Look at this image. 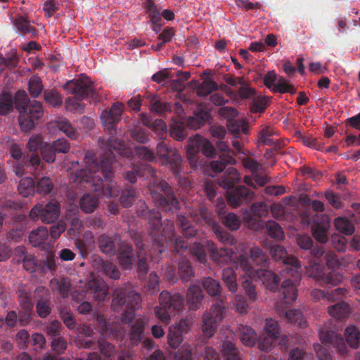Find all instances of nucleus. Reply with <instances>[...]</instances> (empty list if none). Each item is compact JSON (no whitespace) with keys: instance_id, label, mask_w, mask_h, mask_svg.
<instances>
[{"instance_id":"obj_54","label":"nucleus","mask_w":360,"mask_h":360,"mask_svg":"<svg viewBox=\"0 0 360 360\" xmlns=\"http://www.w3.org/2000/svg\"><path fill=\"white\" fill-rule=\"evenodd\" d=\"M196 354L202 360H219L218 352L211 347L203 345L196 349Z\"/></svg>"},{"instance_id":"obj_8","label":"nucleus","mask_w":360,"mask_h":360,"mask_svg":"<svg viewBox=\"0 0 360 360\" xmlns=\"http://www.w3.org/2000/svg\"><path fill=\"white\" fill-rule=\"evenodd\" d=\"M240 180L239 173L233 167H229L219 180L221 187L229 189L226 193V200L233 207H238L243 203L250 202L254 195V193L245 186L234 188L235 184Z\"/></svg>"},{"instance_id":"obj_32","label":"nucleus","mask_w":360,"mask_h":360,"mask_svg":"<svg viewBox=\"0 0 360 360\" xmlns=\"http://www.w3.org/2000/svg\"><path fill=\"white\" fill-rule=\"evenodd\" d=\"M15 254L18 255V263H22L23 268L28 271L33 272L36 269L34 257L26 252L25 248L22 246L15 249Z\"/></svg>"},{"instance_id":"obj_30","label":"nucleus","mask_w":360,"mask_h":360,"mask_svg":"<svg viewBox=\"0 0 360 360\" xmlns=\"http://www.w3.org/2000/svg\"><path fill=\"white\" fill-rule=\"evenodd\" d=\"M210 114L204 110L197 109L192 117H190L188 120V127L197 129L203 126L210 119Z\"/></svg>"},{"instance_id":"obj_56","label":"nucleus","mask_w":360,"mask_h":360,"mask_svg":"<svg viewBox=\"0 0 360 360\" xmlns=\"http://www.w3.org/2000/svg\"><path fill=\"white\" fill-rule=\"evenodd\" d=\"M53 184L49 177L44 176L35 184V190L37 193L46 195L52 191Z\"/></svg>"},{"instance_id":"obj_9","label":"nucleus","mask_w":360,"mask_h":360,"mask_svg":"<svg viewBox=\"0 0 360 360\" xmlns=\"http://www.w3.org/2000/svg\"><path fill=\"white\" fill-rule=\"evenodd\" d=\"M15 108L19 112V123L22 131L32 130L44 114L43 106L38 101H30L25 91H19L15 100Z\"/></svg>"},{"instance_id":"obj_6","label":"nucleus","mask_w":360,"mask_h":360,"mask_svg":"<svg viewBox=\"0 0 360 360\" xmlns=\"http://www.w3.org/2000/svg\"><path fill=\"white\" fill-rule=\"evenodd\" d=\"M64 89L74 96L65 99V108L74 113H83L85 105L82 103L84 99H91L95 102L100 101L98 94L94 87L90 79L83 75L78 79L68 81L63 86Z\"/></svg>"},{"instance_id":"obj_28","label":"nucleus","mask_w":360,"mask_h":360,"mask_svg":"<svg viewBox=\"0 0 360 360\" xmlns=\"http://www.w3.org/2000/svg\"><path fill=\"white\" fill-rule=\"evenodd\" d=\"M235 252L231 248L222 247L220 248H212L210 252L211 259L219 265L229 264L232 261Z\"/></svg>"},{"instance_id":"obj_43","label":"nucleus","mask_w":360,"mask_h":360,"mask_svg":"<svg viewBox=\"0 0 360 360\" xmlns=\"http://www.w3.org/2000/svg\"><path fill=\"white\" fill-rule=\"evenodd\" d=\"M236 163V160L228 154H223L219 156V160H212L210 163V168L215 172H222L226 166L233 165Z\"/></svg>"},{"instance_id":"obj_42","label":"nucleus","mask_w":360,"mask_h":360,"mask_svg":"<svg viewBox=\"0 0 360 360\" xmlns=\"http://www.w3.org/2000/svg\"><path fill=\"white\" fill-rule=\"evenodd\" d=\"M43 97L46 103L53 108L60 107L63 103V97L56 89L44 90Z\"/></svg>"},{"instance_id":"obj_45","label":"nucleus","mask_w":360,"mask_h":360,"mask_svg":"<svg viewBox=\"0 0 360 360\" xmlns=\"http://www.w3.org/2000/svg\"><path fill=\"white\" fill-rule=\"evenodd\" d=\"M18 191L22 197H27L35 192V182L31 177L22 179L18 186Z\"/></svg>"},{"instance_id":"obj_33","label":"nucleus","mask_w":360,"mask_h":360,"mask_svg":"<svg viewBox=\"0 0 360 360\" xmlns=\"http://www.w3.org/2000/svg\"><path fill=\"white\" fill-rule=\"evenodd\" d=\"M250 256L252 262L257 266H259L261 269H264L269 266V257L266 252L260 248H252L250 251Z\"/></svg>"},{"instance_id":"obj_4","label":"nucleus","mask_w":360,"mask_h":360,"mask_svg":"<svg viewBox=\"0 0 360 360\" xmlns=\"http://www.w3.org/2000/svg\"><path fill=\"white\" fill-rule=\"evenodd\" d=\"M201 283L207 293L215 298L214 303L202 317V334L209 338L214 334L218 323L224 319V314L227 308V297L223 293L222 287L217 280L205 277L202 279Z\"/></svg>"},{"instance_id":"obj_22","label":"nucleus","mask_w":360,"mask_h":360,"mask_svg":"<svg viewBox=\"0 0 360 360\" xmlns=\"http://www.w3.org/2000/svg\"><path fill=\"white\" fill-rule=\"evenodd\" d=\"M265 335L260 336L258 348L262 351L269 352L271 348L274 341L278 338L279 325L272 319H267L264 327Z\"/></svg>"},{"instance_id":"obj_3","label":"nucleus","mask_w":360,"mask_h":360,"mask_svg":"<svg viewBox=\"0 0 360 360\" xmlns=\"http://www.w3.org/2000/svg\"><path fill=\"white\" fill-rule=\"evenodd\" d=\"M271 254L276 261L283 264L281 275L282 277L289 276L285 278L279 289L281 299L285 304H291L297 297L296 285L301 279L302 269L300 262L292 255H288L285 248L280 245H273Z\"/></svg>"},{"instance_id":"obj_63","label":"nucleus","mask_w":360,"mask_h":360,"mask_svg":"<svg viewBox=\"0 0 360 360\" xmlns=\"http://www.w3.org/2000/svg\"><path fill=\"white\" fill-rule=\"evenodd\" d=\"M212 226L217 238L222 243H224L225 245L233 244L234 239L228 232H226V231L223 230L221 227L217 226L216 222L214 225Z\"/></svg>"},{"instance_id":"obj_48","label":"nucleus","mask_w":360,"mask_h":360,"mask_svg":"<svg viewBox=\"0 0 360 360\" xmlns=\"http://www.w3.org/2000/svg\"><path fill=\"white\" fill-rule=\"evenodd\" d=\"M345 340L352 348H357L360 342V332L355 326H348L345 332Z\"/></svg>"},{"instance_id":"obj_55","label":"nucleus","mask_w":360,"mask_h":360,"mask_svg":"<svg viewBox=\"0 0 360 360\" xmlns=\"http://www.w3.org/2000/svg\"><path fill=\"white\" fill-rule=\"evenodd\" d=\"M342 279V275L335 270H330L328 273H325L320 276L321 281L324 283L332 286L338 285L341 282Z\"/></svg>"},{"instance_id":"obj_53","label":"nucleus","mask_w":360,"mask_h":360,"mask_svg":"<svg viewBox=\"0 0 360 360\" xmlns=\"http://www.w3.org/2000/svg\"><path fill=\"white\" fill-rule=\"evenodd\" d=\"M219 86L216 82L212 79H207L199 84L197 87L196 92L200 96H205L217 90Z\"/></svg>"},{"instance_id":"obj_10","label":"nucleus","mask_w":360,"mask_h":360,"mask_svg":"<svg viewBox=\"0 0 360 360\" xmlns=\"http://www.w3.org/2000/svg\"><path fill=\"white\" fill-rule=\"evenodd\" d=\"M141 302L140 294L129 288H118L113 292L112 307L115 311L122 310V321L131 323L135 316L134 311Z\"/></svg>"},{"instance_id":"obj_41","label":"nucleus","mask_w":360,"mask_h":360,"mask_svg":"<svg viewBox=\"0 0 360 360\" xmlns=\"http://www.w3.org/2000/svg\"><path fill=\"white\" fill-rule=\"evenodd\" d=\"M177 225L181 229L183 234L186 238H193L195 237L197 234V230L195 227L191 224V221L188 219L182 214H179L177 216Z\"/></svg>"},{"instance_id":"obj_52","label":"nucleus","mask_w":360,"mask_h":360,"mask_svg":"<svg viewBox=\"0 0 360 360\" xmlns=\"http://www.w3.org/2000/svg\"><path fill=\"white\" fill-rule=\"evenodd\" d=\"M150 109L162 115L166 112L171 111L172 105L169 103L161 102L157 96H153L150 100Z\"/></svg>"},{"instance_id":"obj_29","label":"nucleus","mask_w":360,"mask_h":360,"mask_svg":"<svg viewBox=\"0 0 360 360\" xmlns=\"http://www.w3.org/2000/svg\"><path fill=\"white\" fill-rule=\"evenodd\" d=\"M29 241L34 247L43 246L44 248V245H49L51 240L48 229L44 226H40L33 230L30 233Z\"/></svg>"},{"instance_id":"obj_15","label":"nucleus","mask_w":360,"mask_h":360,"mask_svg":"<svg viewBox=\"0 0 360 360\" xmlns=\"http://www.w3.org/2000/svg\"><path fill=\"white\" fill-rule=\"evenodd\" d=\"M156 160L168 166L174 172V174L180 177L181 171V158L176 149L169 144L166 139L160 141L156 146Z\"/></svg>"},{"instance_id":"obj_58","label":"nucleus","mask_w":360,"mask_h":360,"mask_svg":"<svg viewBox=\"0 0 360 360\" xmlns=\"http://www.w3.org/2000/svg\"><path fill=\"white\" fill-rule=\"evenodd\" d=\"M265 226L269 235L272 238L281 240L283 238V231L280 225L275 221H268Z\"/></svg>"},{"instance_id":"obj_7","label":"nucleus","mask_w":360,"mask_h":360,"mask_svg":"<svg viewBox=\"0 0 360 360\" xmlns=\"http://www.w3.org/2000/svg\"><path fill=\"white\" fill-rule=\"evenodd\" d=\"M145 170L149 176L153 178V181L150 183V193L155 200L157 206L162 209L163 212H174L180 208V204L175 196L174 191L168 183L164 180L157 179V171L150 165H146Z\"/></svg>"},{"instance_id":"obj_59","label":"nucleus","mask_w":360,"mask_h":360,"mask_svg":"<svg viewBox=\"0 0 360 360\" xmlns=\"http://www.w3.org/2000/svg\"><path fill=\"white\" fill-rule=\"evenodd\" d=\"M51 347L55 353L62 354L68 348V342L63 336H57L51 339Z\"/></svg>"},{"instance_id":"obj_39","label":"nucleus","mask_w":360,"mask_h":360,"mask_svg":"<svg viewBox=\"0 0 360 360\" xmlns=\"http://www.w3.org/2000/svg\"><path fill=\"white\" fill-rule=\"evenodd\" d=\"M275 134L276 131L273 128L266 127L259 131L258 143L262 145H268L276 147L278 140L273 138Z\"/></svg>"},{"instance_id":"obj_26","label":"nucleus","mask_w":360,"mask_h":360,"mask_svg":"<svg viewBox=\"0 0 360 360\" xmlns=\"http://www.w3.org/2000/svg\"><path fill=\"white\" fill-rule=\"evenodd\" d=\"M204 297V292L200 285H191L186 293V302L190 309L195 311L200 309Z\"/></svg>"},{"instance_id":"obj_61","label":"nucleus","mask_w":360,"mask_h":360,"mask_svg":"<svg viewBox=\"0 0 360 360\" xmlns=\"http://www.w3.org/2000/svg\"><path fill=\"white\" fill-rule=\"evenodd\" d=\"M135 153L138 158L146 162L156 161L155 153L146 146H137L135 148Z\"/></svg>"},{"instance_id":"obj_31","label":"nucleus","mask_w":360,"mask_h":360,"mask_svg":"<svg viewBox=\"0 0 360 360\" xmlns=\"http://www.w3.org/2000/svg\"><path fill=\"white\" fill-rule=\"evenodd\" d=\"M239 336L241 342L248 347H252L257 342L259 338L257 337L256 332L250 326L241 325L238 328Z\"/></svg>"},{"instance_id":"obj_14","label":"nucleus","mask_w":360,"mask_h":360,"mask_svg":"<svg viewBox=\"0 0 360 360\" xmlns=\"http://www.w3.org/2000/svg\"><path fill=\"white\" fill-rule=\"evenodd\" d=\"M237 266L241 268L248 276L259 278L269 290L276 292L278 290L280 283L278 276L265 268L255 269L250 263L249 259L245 255H240L238 257Z\"/></svg>"},{"instance_id":"obj_27","label":"nucleus","mask_w":360,"mask_h":360,"mask_svg":"<svg viewBox=\"0 0 360 360\" xmlns=\"http://www.w3.org/2000/svg\"><path fill=\"white\" fill-rule=\"evenodd\" d=\"M191 218L195 222L202 225L214 226L215 221L213 214L205 206L199 205L190 212Z\"/></svg>"},{"instance_id":"obj_18","label":"nucleus","mask_w":360,"mask_h":360,"mask_svg":"<svg viewBox=\"0 0 360 360\" xmlns=\"http://www.w3.org/2000/svg\"><path fill=\"white\" fill-rule=\"evenodd\" d=\"M131 237L136 248L138 249V274L139 276L144 277L148 272V257H150L152 259H158L164 251L161 253H158V252L152 246L149 255H148V251L145 249V245L143 243L141 236L139 233H134Z\"/></svg>"},{"instance_id":"obj_57","label":"nucleus","mask_w":360,"mask_h":360,"mask_svg":"<svg viewBox=\"0 0 360 360\" xmlns=\"http://www.w3.org/2000/svg\"><path fill=\"white\" fill-rule=\"evenodd\" d=\"M274 92H279L281 94L290 93L291 94H295L296 91L294 86L290 84L286 79L283 77H279L276 85L272 88Z\"/></svg>"},{"instance_id":"obj_20","label":"nucleus","mask_w":360,"mask_h":360,"mask_svg":"<svg viewBox=\"0 0 360 360\" xmlns=\"http://www.w3.org/2000/svg\"><path fill=\"white\" fill-rule=\"evenodd\" d=\"M108 286L102 279L91 278L84 284L83 291L86 296L98 302L105 299L108 294Z\"/></svg>"},{"instance_id":"obj_21","label":"nucleus","mask_w":360,"mask_h":360,"mask_svg":"<svg viewBox=\"0 0 360 360\" xmlns=\"http://www.w3.org/2000/svg\"><path fill=\"white\" fill-rule=\"evenodd\" d=\"M192 323L187 319H182L178 323L172 325L169 328L167 342L172 349H176L183 341L184 335L188 333Z\"/></svg>"},{"instance_id":"obj_16","label":"nucleus","mask_w":360,"mask_h":360,"mask_svg":"<svg viewBox=\"0 0 360 360\" xmlns=\"http://www.w3.org/2000/svg\"><path fill=\"white\" fill-rule=\"evenodd\" d=\"M60 213V206L58 201L52 200L46 205L37 204L30 210L29 217L33 221L51 224L56 221Z\"/></svg>"},{"instance_id":"obj_24","label":"nucleus","mask_w":360,"mask_h":360,"mask_svg":"<svg viewBox=\"0 0 360 360\" xmlns=\"http://www.w3.org/2000/svg\"><path fill=\"white\" fill-rule=\"evenodd\" d=\"M121 240L120 235L117 233L112 236L103 233L98 236L97 243L100 250L103 254L112 256L116 254L117 246Z\"/></svg>"},{"instance_id":"obj_34","label":"nucleus","mask_w":360,"mask_h":360,"mask_svg":"<svg viewBox=\"0 0 360 360\" xmlns=\"http://www.w3.org/2000/svg\"><path fill=\"white\" fill-rule=\"evenodd\" d=\"M178 274L180 278L184 282H188L191 278L194 277L195 271L191 262L182 258L178 265Z\"/></svg>"},{"instance_id":"obj_46","label":"nucleus","mask_w":360,"mask_h":360,"mask_svg":"<svg viewBox=\"0 0 360 360\" xmlns=\"http://www.w3.org/2000/svg\"><path fill=\"white\" fill-rule=\"evenodd\" d=\"M44 85L41 79L37 75L32 76L28 81V91L33 98H38L42 93Z\"/></svg>"},{"instance_id":"obj_44","label":"nucleus","mask_w":360,"mask_h":360,"mask_svg":"<svg viewBox=\"0 0 360 360\" xmlns=\"http://www.w3.org/2000/svg\"><path fill=\"white\" fill-rule=\"evenodd\" d=\"M220 219L224 226L230 230H237L240 226V221L238 217L231 212L226 214L222 210L219 212Z\"/></svg>"},{"instance_id":"obj_37","label":"nucleus","mask_w":360,"mask_h":360,"mask_svg":"<svg viewBox=\"0 0 360 360\" xmlns=\"http://www.w3.org/2000/svg\"><path fill=\"white\" fill-rule=\"evenodd\" d=\"M222 280L230 292L233 293L237 292V276L233 268L227 267L223 269Z\"/></svg>"},{"instance_id":"obj_23","label":"nucleus","mask_w":360,"mask_h":360,"mask_svg":"<svg viewBox=\"0 0 360 360\" xmlns=\"http://www.w3.org/2000/svg\"><path fill=\"white\" fill-rule=\"evenodd\" d=\"M91 265L94 269L110 278L117 280L120 277L117 266L111 262L104 260L98 255L93 257Z\"/></svg>"},{"instance_id":"obj_49","label":"nucleus","mask_w":360,"mask_h":360,"mask_svg":"<svg viewBox=\"0 0 360 360\" xmlns=\"http://www.w3.org/2000/svg\"><path fill=\"white\" fill-rule=\"evenodd\" d=\"M285 316L288 321L297 324L300 328H305L307 326V321L302 312L298 309L286 310L285 311Z\"/></svg>"},{"instance_id":"obj_47","label":"nucleus","mask_w":360,"mask_h":360,"mask_svg":"<svg viewBox=\"0 0 360 360\" xmlns=\"http://www.w3.org/2000/svg\"><path fill=\"white\" fill-rule=\"evenodd\" d=\"M137 197L136 191L131 186H128L122 191L120 197V204L124 207H131Z\"/></svg>"},{"instance_id":"obj_19","label":"nucleus","mask_w":360,"mask_h":360,"mask_svg":"<svg viewBox=\"0 0 360 360\" xmlns=\"http://www.w3.org/2000/svg\"><path fill=\"white\" fill-rule=\"evenodd\" d=\"M148 324L145 318H139L132 324L129 333V338L133 345H138L143 340V348L150 351L155 347V341L150 338L143 337V330Z\"/></svg>"},{"instance_id":"obj_25","label":"nucleus","mask_w":360,"mask_h":360,"mask_svg":"<svg viewBox=\"0 0 360 360\" xmlns=\"http://www.w3.org/2000/svg\"><path fill=\"white\" fill-rule=\"evenodd\" d=\"M116 252H117V259L119 263L122 268L124 269H131L134 259L132 247L127 242L121 240L118 243Z\"/></svg>"},{"instance_id":"obj_50","label":"nucleus","mask_w":360,"mask_h":360,"mask_svg":"<svg viewBox=\"0 0 360 360\" xmlns=\"http://www.w3.org/2000/svg\"><path fill=\"white\" fill-rule=\"evenodd\" d=\"M335 229L342 233L351 236L354 232V227L349 220L344 217H338L334 221Z\"/></svg>"},{"instance_id":"obj_62","label":"nucleus","mask_w":360,"mask_h":360,"mask_svg":"<svg viewBox=\"0 0 360 360\" xmlns=\"http://www.w3.org/2000/svg\"><path fill=\"white\" fill-rule=\"evenodd\" d=\"M245 276L248 278L242 283V287L245 290V295L252 302H254L257 297L255 285H253L252 281H251L252 278L248 276L245 274Z\"/></svg>"},{"instance_id":"obj_1","label":"nucleus","mask_w":360,"mask_h":360,"mask_svg":"<svg viewBox=\"0 0 360 360\" xmlns=\"http://www.w3.org/2000/svg\"><path fill=\"white\" fill-rule=\"evenodd\" d=\"M86 169H81L72 172L70 183L76 187L88 190L94 194L87 193L79 201L83 212H93L98 205L101 197L112 198L118 195L119 190L112 181L113 177L112 160L101 159L98 162L93 153L88 152L84 158Z\"/></svg>"},{"instance_id":"obj_13","label":"nucleus","mask_w":360,"mask_h":360,"mask_svg":"<svg viewBox=\"0 0 360 360\" xmlns=\"http://www.w3.org/2000/svg\"><path fill=\"white\" fill-rule=\"evenodd\" d=\"M160 305L154 311L158 318L162 322L167 323L172 316L179 313L184 307V299L179 293L172 294L162 291L159 297Z\"/></svg>"},{"instance_id":"obj_51","label":"nucleus","mask_w":360,"mask_h":360,"mask_svg":"<svg viewBox=\"0 0 360 360\" xmlns=\"http://www.w3.org/2000/svg\"><path fill=\"white\" fill-rule=\"evenodd\" d=\"M144 8L152 24H155V22L161 21V12L158 10L153 0H146L144 3Z\"/></svg>"},{"instance_id":"obj_38","label":"nucleus","mask_w":360,"mask_h":360,"mask_svg":"<svg viewBox=\"0 0 360 360\" xmlns=\"http://www.w3.org/2000/svg\"><path fill=\"white\" fill-rule=\"evenodd\" d=\"M329 314L336 319H342L346 318L349 312V306L345 302H340L328 307Z\"/></svg>"},{"instance_id":"obj_64","label":"nucleus","mask_w":360,"mask_h":360,"mask_svg":"<svg viewBox=\"0 0 360 360\" xmlns=\"http://www.w3.org/2000/svg\"><path fill=\"white\" fill-rule=\"evenodd\" d=\"M57 127L71 139H77V133L68 120L64 119L58 121L57 123Z\"/></svg>"},{"instance_id":"obj_40","label":"nucleus","mask_w":360,"mask_h":360,"mask_svg":"<svg viewBox=\"0 0 360 360\" xmlns=\"http://www.w3.org/2000/svg\"><path fill=\"white\" fill-rule=\"evenodd\" d=\"M13 24L18 32L21 34H32V37H36L37 30L30 25L27 18L18 16L15 19Z\"/></svg>"},{"instance_id":"obj_17","label":"nucleus","mask_w":360,"mask_h":360,"mask_svg":"<svg viewBox=\"0 0 360 360\" xmlns=\"http://www.w3.org/2000/svg\"><path fill=\"white\" fill-rule=\"evenodd\" d=\"M202 152L207 157H213L215 154V148L206 139L200 135H195L190 138L187 145L188 158L191 164L198 163V155Z\"/></svg>"},{"instance_id":"obj_5","label":"nucleus","mask_w":360,"mask_h":360,"mask_svg":"<svg viewBox=\"0 0 360 360\" xmlns=\"http://www.w3.org/2000/svg\"><path fill=\"white\" fill-rule=\"evenodd\" d=\"M224 82L232 87H239L236 91L228 88L226 91L227 95L233 100H251L250 110L253 113L264 112L267 108L268 98L262 95H257V91L253 88L250 82L243 77H235L226 74L224 76Z\"/></svg>"},{"instance_id":"obj_12","label":"nucleus","mask_w":360,"mask_h":360,"mask_svg":"<svg viewBox=\"0 0 360 360\" xmlns=\"http://www.w3.org/2000/svg\"><path fill=\"white\" fill-rule=\"evenodd\" d=\"M319 335L323 345H314V349L319 360H332V356L327 348L330 346L335 348L340 354L347 353V346L340 334L323 328L321 329Z\"/></svg>"},{"instance_id":"obj_60","label":"nucleus","mask_w":360,"mask_h":360,"mask_svg":"<svg viewBox=\"0 0 360 360\" xmlns=\"http://www.w3.org/2000/svg\"><path fill=\"white\" fill-rule=\"evenodd\" d=\"M18 293L21 307H33L30 292L25 285L18 287Z\"/></svg>"},{"instance_id":"obj_2","label":"nucleus","mask_w":360,"mask_h":360,"mask_svg":"<svg viewBox=\"0 0 360 360\" xmlns=\"http://www.w3.org/2000/svg\"><path fill=\"white\" fill-rule=\"evenodd\" d=\"M137 213L141 217L148 215V233L151 239L153 248L158 253L165 251V245L172 246V250L176 252L187 248L186 241L181 236H177L174 233L173 222L169 219L162 222V216L158 210H149L144 202H141Z\"/></svg>"},{"instance_id":"obj_11","label":"nucleus","mask_w":360,"mask_h":360,"mask_svg":"<svg viewBox=\"0 0 360 360\" xmlns=\"http://www.w3.org/2000/svg\"><path fill=\"white\" fill-rule=\"evenodd\" d=\"M124 110V105L122 103L117 102L114 103L109 110H103L101 115V123L105 130H107L110 135L108 141L109 145L108 146L109 155L103 159H111L112 162L115 158L112 150L117 149L116 144L118 139L115 137L117 133V125L121 120V116ZM120 144V143H118Z\"/></svg>"},{"instance_id":"obj_36","label":"nucleus","mask_w":360,"mask_h":360,"mask_svg":"<svg viewBox=\"0 0 360 360\" xmlns=\"http://www.w3.org/2000/svg\"><path fill=\"white\" fill-rule=\"evenodd\" d=\"M221 352L224 360H241V356L236 344L231 341H224L221 345Z\"/></svg>"},{"instance_id":"obj_35","label":"nucleus","mask_w":360,"mask_h":360,"mask_svg":"<svg viewBox=\"0 0 360 360\" xmlns=\"http://www.w3.org/2000/svg\"><path fill=\"white\" fill-rule=\"evenodd\" d=\"M70 281L68 278H62L61 279L53 278L50 281V286L54 291H57L63 297L68 295L70 289Z\"/></svg>"}]
</instances>
